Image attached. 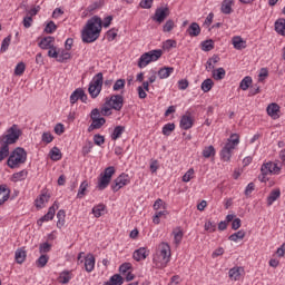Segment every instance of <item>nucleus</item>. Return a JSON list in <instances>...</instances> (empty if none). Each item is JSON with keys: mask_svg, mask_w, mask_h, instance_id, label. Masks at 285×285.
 I'll return each instance as SVG.
<instances>
[{"mask_svg": "<svg viewBox=\"0 0 285 285\" xmlns=\"http://www.w3.org/2000/svg\"><path fill=\"white\" fill-rule=\"evenodd\" d=\"M11 39H12L11 36H8L3 39L0 48V52H6L8 50V48L10 47Z\"/></svg>", "mask_w": 285, "mask_h": 285, "instance_id": "nucleus-54", "label": "nucleus"}, {"mask_svg": "<svg viewBox=\"0 0 285 285\" xmlns=\"http://www.w3.org/2000/svg\"><path fill=\"white\" fill-rule=\"evenodd\" d=\"M50 159H52V161H59L62 157L61 155V150L59 149V147H53L50 153Z\"/></svg>", "mask_w": 285, "mask_h": 285, "instance_id": "nucleus-38", "label": "nucleus"}, {"mask_svg": "<svg viewBox=\"0 0 285 285\" xmlns=\"http://www.w3.org/2000/svg\"><path fill=\"white\" fill-rule=\"evenodd\" d=\"M28 153L21 147H17L9 156L7 165L9 168H19L21 164H26Z\"/></svg>", "mask_w": 285, "mask_h": 285, "instance_id": "nucleus-4", "label": "nucleus"}, {"mask_svg": "<svg viewBox=\"0 0 285 285\" xmlns=\"http://www.w3.org/2000/svg\"><path fill=\"white\" fill-rule=\"evenodd\" d=\"M282 195V191L279 189H274L271 191V194L267 197V206H273L274 202H277Z\"/></svg>", "mask_w": 285, "mask_h": 285, "instance_id": "nucleus-28", "label": "nucleus"}, {"mask_svg": "<svg viewBox=\"0 0 285 285\" xmlns=\"http://www.w3.org/2000/svg\"><path fill=\"white\" fill-rule=\"evenodd\" d=\"M130 184V177L127 174H120L115 180L114 184L111 185V190L114 193H118V190H121L124 186H128Z\"/></svg>", "mask_w": 285, "mask_h": 285, "instance_id": "nucleus-10", "label": "nucleus"}, {"mask_svg": "<svg viewBox=\"0 0 285 285\" xmlns=\"http://www.w3.org/2000/svg\"><path fill=\"white\" fill-rule=\"evenodd\" d=\"M205 230H207L208 233H215V230H217V225H215V223L208 220L205 223Z\"/></svg>", "mask_w": 285, "mask_h": 285, "instance_id": "nucleus-60", "label": "nucleus"}, {"mask_svg": "<svg viewBox=\"0 0 285 285\" xmlns=\"http://www.w3.org/2000/svg\"><path fill=\"white\" fill-rule=\"evenodd\" d=\"M100 115H102V117H110V115H112V107H110L107 101L102 105Z\"/></svg>", "mask_w": 285, "mask_h": 285, "instance_id": "nucleus-42", "label": "nucleus"}, {"mask_svg": "<svg viewBox=\"0 0 285 285\" xmlns=\"http://www.w3.org/2000/svg\"><path fill=\"white\" fill-rule=\"evenodd\" d=\"M275 31L282 37H285V19L284 18H279L275 21Z\"/></svg>", "mask_w": 285, "mask_h": 285, "instance_id": "nucleus-25", "label": "nucleus"}, {"mask_svg": "<svg viewBox=\"0 0 285 285\" xmlns=\"http://www.w3.org/2000/svg\"><path fill=\"white\" fill-rule=\"evenodd\" d=\"M23 72H26V63L19 62L16 66L14 75H17V77H21V75H23Z\"/></svg>", "mask_w": 285, "mask_h": 285, "instance_id": "nucleus-52", "label": "nucleus"}, {"mask_svg": "<svg viewBox=\"0 0 285 285\" xmlns=\"http://www.w3.org/2000/svg\"><path fill=\"white\" fill-rule=\"evenodd\" d=\"M57 227L58 228H61V226H63V224H66V210L63 209H60L58 213H57Z\"/></svg>", "mask_w": 285, "mask_h": 285, "instance_id": "nucleus-40", "label": "nucleus"}, {"mask_svg": "<svg viewBox=\"0 0 285 285\" xmlns=\"http://www.w3.org/2000/svg\"><path fill=\"white\" fill-rule=\"evenodd\" d=\"M92 148H95V144L88 140L82 147V156L86 157V155H89V153L92 151Z\"/></svg>", "mask_w": 285, "mask_h": 285, "instance_id": "nucleus-46", "label": "nucleus"}, {"mask_svg": "<svg viewBox=\"0 0 285 285\" xmlns=\"http://www.w3.org/2000/svg\"><path fill=\"white\" fill-rule=\"evenodd\" d=\"M52 248V245H50L49 243H43L40 244L39 247V253L43 254V253H50V249Z\"/></svg>", "mask_w": 285, "mask_h": 285, "instance_id": "nucleus-63", "label": "nucleus"}, {"mask_svg": "<svg viewBox=\"0 0 285 285\" xmlns=\"http://www.w3.org/2000/svg\"><path fill=\"white\" fill-rule=\"evenodd\" d=\"M101 35V19L98 16L90 18L81 31L83 43H95Z\"/></svg>", "mask_w": 285, "mask_h": 285, "instance_id": "nucleus-1", "label": "nucleus"}, {"mask_svg": "<svg viewBox=\"0 0 285 285\" xmlns=\"http://www.w3.org/2000/svg\"><path fill=\"white\" fill-rule=\"evenodd\" d=\"M212 77L213 79H215V81H222V79H224V77H226V69L224 68H218V69H214L212 71Z\"/></svg>", "mask_w": 285, "mask_h": 285, "instance_id": "nucleus-27", "label": "nucleus"}, {"mask_svg": "<svg viewBox=\"0 0 285 285\" xmlns=\"http://www.w3.org/2000/svg\"><path fill=\"white\" fill-rule=\"evenodd\" d=\"M139 6L144 10H150V8H153V0H141Z\"/></svg>", "mask_w": 285, "mask_h": 285, "instance_id": "nucleus-64", "label": "nucleus"}, {"mask_svg": "<svg viewBox=\"0 0 285 285\" xmlns=\"http://www.w3.org/2000/svg\"><path fill=\"white\" fill-rule=\"evenodd\" d=\"M126 88V80L125 79H118L114 83V90L117 92L119 90H124Z\"/></svg>", "mask_w": 285, "mask_h": 285, "instance_id": "nucleus-50", "label": "nucleus"}, {"mask_svg": "<svg viewBox=\"0 0 285 285\" xmlns=\"http://www.w3.org/2000/svg\"><path fill=\"white\" fill-rule=\"evenodd\" d=\"M101 88H104V73L98 72L89 83L88 92L91 99H97L101 95Z\"/></svg>", "mask_w": 285, "mask_h": 285, "instance_id": "nucleus-7", "label": "nucleus"}, {"mask_svg": "<svg viewBox=\"0 0 285 285\" xmlns=\"http://www.w3.org/2000/svg\"><path fill=\"white\" fill-rule=\"evenodd\" d=\"M246 237V232L244 229H240L234 234H232L228 239L229 242H239V239H244Z\"/></svg>", "mask_w": 285, "mask_h": 285, "instance_id": "nucleus-36", "label": "nucleus"}, {"mask_svg": "<svg viewBox=\"0 0 285 285\" xmlns=\"http://www.w3.org/2000/svg\"><path fill=\"white\" fill-rule=\"evenodd\" d=\"M237 146H239V135L233 134L220 151V158L223 161H230V157H233V150H235Z\"/></svg>", "mask_w": 285, "mask_h": 285, "instance_id": "nucleus-5", "label": "nucleus"}, {"mask_svg": "<svg viewBox=\"0 0 285 285\" xmlns=\"http://www.w3.org/2000/svg\"><path fill=\"white\" fill-rule=\"evenodd\" d=\"M175 72V68L173 67H163L158 70L157 75L159 77V79H168V77H170V75Z\"/></svg>", "mask_w": 285, "mask_h": 285, "instance_id": "nucleus-23", "label": "nucleus"}, {"mask_svg": "<svg viewBox=\"0 0 285 285\" xmlns=\"http://www.w3.org/2000/svg\"><path fill=\"white\" fill-rule=\"evenodd\" d=\"M175 130V124L169 122L163 127V135L170 137V134Z\"/></svg>", "mask_w": 285, "mask_h": 285, "instance_id": "nucleus-47", "label": "nucleus"}, {"mask_svg": "<svg viewBox=\"0 0 285 285\" xmlns=\"http://www.w3.org/2000/svg\"><path fill=\"white\" fill-rule=\"evenodd\" d=\"M94 144H96V146H104V144H106V138L97 134L94 136Z\"/></svg>", "mask_w": 285, "mask_h": 285, "instance_id": "nucleus-58", "label": "nucleus"}, {"mask_svg": "<svg viewBox=\"0 0 285 285\" xmlns=\"http://www.w3.org/2000/svg\"><path fill=\"white\" fill-rule=\"evenodd\" d=\"M19 137H21V129L17 125H13L7 130V135H2L0 137V144H4L7 146L17 144Z\"/></svg>", "mask_w": 285, "mask_h": 285, "instance_id": "nucleus-8", "label": "nucleus"}, {"mask_svg": "<svg viewBox=\"0 0 285 285\" xmlns=\"http://www.w3.org/2000/svg\"><path fill=\"white\" fill-rule=\"evenodd\" d=\"M106 210V205L100 204L92 208V215L97 218L101 217L102 213Z\"/></svg>", "mask_w": 285, "mask_h": 285, "instance_id": "nucleus-44", "label": "nucleus"}, {"mask_svg": "<svg viewBox=\"0 0 285 285\" xmlns=\"http://www.w3.org/2000/svg\"><path fill=\"white\" fill-rule=\"evenodd\" d=\"M130 268H132V265L130 263H124L122 265H120L119 271L121 275H126L128 271H130Z\"/></svg>", "mask_w": 285, "mask_h": 285, "instance_id": "nucleus-62", "label": "nucleus"}, {"mask_svg": "<svg viewBox=\"0 0 285 285\" xmlns=\"http://www.w3.org/2000/svg\"><path fill=\"white\" fill-rule=\"evenodd\" d=\"M203 157H205V159H208L210 157H215V147L213 145L205 147L203 149Z\"/></svg>", "mask_w": 285, "mask_h": 285, "instance_id": "nucleus-43", "label": "nucleus"}, {"mask_svg": "<svg viewBox=\"0 0 285 285\" xmlns=\"http://www.w3.org/2000/svg\"><path fill=\"white\" fill-rule=\"evenodd\" d=\"M70 279H72V274H70V272L65 271V272L60 273V276H59L60 284H68L70 282Z\"/></svg>", "mask_w": 285, "mask_h": 285, "instance_id": "nucleus-39", "label": "nucleus"}, {"mask_svg": "<svg viewBox=\"0 0 285 285\" xmlns=\"http://www.w3.org/2000/svg\"><path fill=\"white\" fill-rule=\"evenodd\" d=\"M85 269L87 273H92L95 271V256L90 255L85 259Z\"/></svg>", "mask_w": 285, "mask_h": 285, "instance_id": "nucleus-33", "label": "nucleus"}, {"mask_svg": "<svg viewBox=\"0 0 285 285\" xmlns=\"http://www.w3.org/2000/svg\"><path fill=\"white\" fill-rule=\"evenodd\" d=\"M194 175H195V169L190 168L183 176V181H185V184H188V181H190V179H193Z\"/></svg>", "mask_w": 285, "mask_h": 285, "instance_id": "nucleus-57", "label": "nucleus"}, {"mask_svg": "<svg viewBox=\"0 0 285 285\" xmlns=\"http://www.w3.org/2000/svg\"><path fill=\"white\" fill-rule=\"evenodd\" d=\"M181 239H184V232L179 230L174 233V242L177 246H179V244H181Z\"/></svg>", "mask_w": 285, "mask_h": 285, "instance_id": "nucleus-61", "label": "nucleus"}, {"mask_svg": "<svg viewBox=\"0 0 285 285\" xmlns=\"http://www.w3.org/2000/svg\"><path fill=\"white\" fill-rule=\"evenodd\" d=\"M187 33L189 35V37H199V35H202V27H199V23L193 22L188 27Z\"/></svg>", "mask_w": 285, "mask_h": 285, "instance_id": "nucleus-22", "label": "nucleus"}, {"mask_svg": "<svg viewBox=\"0 0 285 285\" xmlns=\"http://www.w3.org/2000/svg\"><path fill=\"white\" fill-rule=\"evenodd\" d=\"M170 245L164 242L160 243L153 258L156 268H166V266H168V262H170Z\"/></svg>", "mask_w": 285, "mask_h": 285, "instance_id": "nucleus-2", "label": "nucleus"}, {"mask_svg": "<svg viewBox=\"0 0 285 285\" xmlns=\"http://www.w3.org/2000/svg\"><path fill=\"white\" fill-rule=\"evenodd\" d=\"M26 177H28V170H21L13 174L14 181H22V179H26Z\"/></svg>", "mask_w": 285, "mask_h": 285, "instance_id": "nucleus-49", "label": "nucleus"}, {"mask_svg": "<svg viewBox=\"0 0 285 285\" xmlns=\"http://www.w3.org/2000/svg\"><path fill=\"white\" fill-rule=\"evenodd\" d=\"M233 3H235V0H223L220 12L223 14H233Z\"/></svg>", "mask_w": 285, "mask_h": 285, "instance_id": "nucleus-15", "label": "nucleus"}, {"mask_svg": "<svg viewBox=\"0 0 285 285\" xmlns=\"http://www.w3.org/2000/svg\"><path fill=\"white\" fill-rule=\"evenodd\" d=\"M48 255H41L37 261L39 268L46 267V264H48Z\"/></svg>", "mask_w": 285, "mask_h": 285, "instance_id": "nucleus-59", "label": "nucleus"}, {"mask_svg": "<svg viewBox=\"0 0 285 285\" xmlns=\"http://www.w3.org/2000/svg\"><path fill=\"white\" fill-rule=\"evenodd\" d=\"M115 173H116L115 167L112 166L107 167L98 178L97 188L99 190H106V188L110 186V181H112V175H115Z\"/></svg>", "mask_w": 285, "mask_h": 285, "instance_id": "nucleus-9", "label": "nucleus"}, {"mask_svg": "<svg viewBox=\"0 0 285 285\" xmlns=\"http://www.w3.org/2000/svg\"><path fill=\"white\" fill-rule=\"evenodd\" d=\"M213 86H215V82L213 81V79L207 78L203 81L200 88L203 92H210V90H213Z\"/></svg>", "mask_w": 285, "mask_h": 285, "instance_id": "nucleus-35", "label": "nucleus"}, {"mask_svg": "<svg viewBox=\"0 0 285 285\" xmlns=\"http://www.w3.org/2000/svg\"><path fill=\"white\" fill-rule=\"evenodd\" d=\"M219 56L214 55L212 58H209L205 65V70L207 72H213V70H215V67L217 66V63H219Z\"/></svg>", "mask_w": 285, "mask_h": 285, "instance_id": "nucleus-16", "label": "nucleus"}, {"mask_svg": "<svg viewBox=\"0 0 285 285\" xmlns=\"http://www.w3.org/2000/svg\"><path fill=\"white\" fill-rule=\"evenodd\" d=\"M163 55L164 51L161 49H155L142 53L138 60V68H146V66H148L149 63L159 61Z\"/></svg>", "mask_w": 285, "mask_h": 285, "instance_id": "nucleus-6", "label": "nucleus"}, {"mask_svg": "<svg viewBox=\"0 0 285 285\" xmlns=\"http://www.w3.org/2000/svg\"><path fill=\"white\" fill-rule=\"evenodd\" d=\"M170 16V9L168 7L165 8H158L155 11V14L151 17L153 21H156V23H164L166 21L167 17Z\"/></svg>", "mask_w": 285, "mask_h": 285, "instance_id": "nucleus-12", "label": "nucleus"}, {"mask_svg": "<svg viewBox=\"0 0 285 285\" xmlns=\"http://www.w3.org/2000/svg\"><path fill=\"white\" fill-rule=\"evenodd\" d=\"M134 259L136 262H141L148 257V252L146 250V247H140L134 252L132 255Z\"/></svg>", "mask_w": 285, "mask_h": 285, "instance_id": "nucleus-21", "label": "nucleus"}, {"mask_svg": "<svg viewBox=\"0 0 285 285\" xmlns=\"http://www.w3.org/2000/svg\"><path fill=\"white\" fill-rule=\"evenodd\" d=\"M10 199V189L6 185H0V206Z\"/></svg>", "mask_w": 285, "mask_h": 285, "instance_id": "nucleus-18", "label": "nucleus"}, {"mask_svg": "<svg viewBox=\"0 0 285 285\" xmlns=\"http://www.w3.org/2000/svg\"><path fill=\"white\" fill-rule=\"evenodd\" d=\"M125 131H126V127H124V126L115 127V129L111 134L112 141H117V139H119V137H121V135H124Z\"/></svg>", "mask_w": 285, "mask_h": 285, "instance_id": "nucleus-34", "label": "nucleus"}, {"mask_svg": "<svg viewBox=\"0 0 285 285\" xmlns=\"http://www.w3.org/2000/svg\"><path fill=\"white\" fill-rule=\"evenodd\" d=\"M175 28V21L167 20L166 23L163 27V32H171V30Z\"/></svg>", "mask_w": 285, "mask_h": 285, "instance_id": "nucleus-55", "label": "nucleus"}, {"mask_svg": "<svg viewBox=\"0 0 285 285\" xmlns=\"http://www.w3.org/2000/svg\"><path fill=\"white\" fill-rule=\"evenodd\" d=\"M104 124H106V118H96L89 126L88 132H92V130H99Z\"/></svg>", "mask_w": 285, "mask_h": 285, "instance_id": "nucleus-24", "label": "nucleus"}, {"mask_svg": "<svg viewBox=\"0 0 285 285\" xmlns=\"http://www.w3.org/2000/svg\"><path fill=\"white\" fill-rule=\"evenodd\" d=\"M106 102L112 110L119 111L124 108V96L112 95L110 98H106Z\"/></svg>", "mask_w": 285, "mask_h": 285, "instance_id": "nucleus-11", "label": "nucleus"}, {"mask_svg": "<svg viewBox=\"0 0 285 285\" xmlns=\"http://www.w3.org/2000/svg\"><path fill=\"white\" fill-rule=\"evenodd\" d=\"M267 115L273 119H279V105L278 104H271L267 106Z\"/></svg>", "mask_w": 285, "mask_h": 285, "instance_id": "nucleus-19", "label": "nucleus"}, {"mask_svg": "<svg viewBox=\"0 0 285 285\" xmlns=\"http://www.w3.org/2000/svg\"><path fill=\"white\" fill-rule=\"evenodd\" d=\"M56 30H57V24H55V21H50L49 23H47L45 28V32H47V35H52V32H55Z\"/></svg>", "mask_w": 285, "mask_h": 285, "instance_id": "nucleus-56", "label": "nucleus"}, {"mask_svg": "<svg viewBox=\"0 0 285 285\" xmlns=\"http://www.w3.org/2000/svg\"><path fill=\"white\" fill-rule=\"evenodd\" d=\"M250 83H253V78L250 76H246L239 83L240 90H247L250 88Z\"/></svg>", "mask_w": 285, "mask_h": 285, "instance_id": "nucleus-41", "label": "nucleus"}, {"mask_svg": "<svg viewBox=\"0 0 285 285\" xmlns=\"http://www.w3.org/2000/svg\"><path fill=\"white\" fill-rule=\"evenodd\" d=\"M242 273H244V267L236 266L229 269L228 275L232 281L238 282L242 277Z\"/></svg>", "mask_w": 285, "mask_h": 285, "instance_id": "nucleus-17", "label": "nucleus"}, {"mask_svg": "<svg viewBox=\"0 0 285 285\" xmlns=\"http://www.w3.org/2000/svg\"><path fill=\"white\" fill-rule=\"evenodd\" d=\"M50 195L42 194L36 199V208H43L45 204H48Z\"/></svg>", "mask_w": 285, "mask_h": 285, "instance_id": "nucleus-31", "label": "nucleus"}, {"mask_svg": "<svg viewBox=\"0 0 285 285\" xmlns=\"http://www.w3.org/2000/svg\"><path fill=\"white\" fill-rule=\"evenodd\" d=\"M7 157H10V145L0 142V163L3 161Z\"/></svg>", "mask_w": 285, "mask_h": 285, "instance_id": "nucleus-29", "label": "nucleus"}, {"mask_svg": "<svg viewBox=\"0 0 285 285\" xmlns=\"http://www.w3.org/2000/svg\"><path fill=\"white\" fill-rule=\"evenodd\" d=\"M282 173V165H279V160L268 161L262 165L261 175L258 176L259 181L266 184L268 181V175H279Z\"/></svg>", "mask_w": 285, "mask_h": 285, "instance_id": "nucleus-3", "label": "nucleus"}, {"mask_svg": "<svg viewBox=\"0 0 285 285\" xmlns=\"http://www.w3.org/2000/svg\"><path fill=\"white\" fill-rule=\"evenodd\" d=\"M82 101V104H86L88 101V95H86V91L81 88H77L70 96V104L75 105L76 101Z\"/></svg>", "mask_w": 285, "mask_h": 285, "instance_id": "nucleus-14", "label": "nucleus"}, {"mask_svg": "<svg viewBox=\"0 0 285 285\" xmlns=\"http://www.w3.org/2000/svg\"><path fill=\"white\" fill-rule=\"evenodd\" d=\"M232 43H233L235 50L246 49V40H244L240 36L233 37Z\"/></svg>", "mask_w": 285, "mask_h": 285, "instance_id": "nucleus-20", "label": "nucleus"}, {"mask_svg": "<svg viewBox=\"0 0 285 285\" xmlns=\"http://www.w3.org/2000/svg\"><path fill=\"white\" fill-rule=\"evenodd\" d=\"M26 250L23 248L17 249L16 250V262L17 264H23L26 262Z\"/></svg>", "mask_w": 285, "mask_h": 285, "instance_id": "nucleus-37", "label": "nucleus"}, {"mask_svg": "<svg viewBox=\"0 0 285 285\" xmlns=\"http://www.w3.org/2000/svg\"><path fill=\"white\" fill-rule=\"evenodd\" d=\"M180 128H183V130H190V128H193V118L190 116H183L180 119Z\"/></svg>", "mask_w": 285, "mask_h": 285, "instance_id": "nucleus-26", "label": "nucleus"}, {"mask_svg": "<svg viewBox=\"0 0 285 285\" xmlns=\"http://www.w3.org/2000/svg\"><path fill=\"white\" fill-rule=\"evenodd\" d=\"M58 208H59V203L55 202L53 205L49 207L48 213L37 222L38 226H43L45 222H51V219H55V213H57Z\"/></svg>", "mask_w": 285, "mask_h": 285, "instance_id": "nucleus-13", "label": "nucleus"}, {"mask_svg": "<svg viewBox=\"0 0 285 285\" xmlns=\"http://www.w3.org/2000/svg\"><path fill=\"white\" fill-rule=\"evenodd\" d=\"M164 50H170V48H177V41L168 39L163 43Z\"/></svg>", "mask_w": 285, "mask_h": 285, "instance_id": "nucleus-51", "label": "nucleus"}, {"mask_svg": "<svg viewBox=\"0 0 285 285\" xmlns=\"http://www.w3.org/2000/svg\"><path fill=\"white\" fill-rule=\"evenodd\" d=\"M202 46L205 52H210V50L215 48V42L213 40H205L203 41Z\"/></svg>", "mask_w": 285, "mask_h": 285, "instance_id": "nucleus-48", "label": "nucleus"}, {"mask_svg": "<svg viewBox=\"0 0 285 285\" xmlns=\"http://www.w3.org/2000/svg\"><path fill=\"white\" fill-rule=\"evenodd\" d=\"M52 41H55V38L53 37H46L43 38L40 43H39V47L42 49V50H48L49 48L52 47Z\"/></svg>", "mask_w": 285, "mask_h": 285, "instance_id": "nucleus-32", "label": "nucleus"}, {"mask_svg": "<svg viewBox=\"0 0 285 285\" xmlns=\"http://www.w3.org/2000/svg\"><path fill=\"white\" fill-rule=\"evenodd\" d=\"M88 190V181H82L80 187H79V190H78V194H77V197L78 199H81L83 197H86V191Z\"/></svg>", "mask_w": 285, "mask_h": 285, "instance_id": "nucleus-45", "label": "nucleus"}, {"mask_svg": "<svg viewBox=\"0 0 285 285\" xmlns=\"http://www.w3.org/2000/svg\"><path fill=\"white\" fill-rule=\"evenodd\" d=\"M104 285H124V277L119 274H115L108 282H105Z\"/></svg>", "mask_w": 285, "mask_h": 285, "instance_id": "nucleus-30", "label": "nucleus"}, {"mask_svg": "<svg viewBox=\"0 0 285 285\" xmlns=\"http://www.w3.org/2000/svg\"><path fill=\"white\" fill-rule=\"evenodd\" d=\"M53 139H55V136H52L50 131L42 134L41 141H43V144H52Z\"/></svg>", "mask_w": 285, "mask_h": 285, "instance_id": "nucleus-53", "label": "nucleus"}]
</instances>
